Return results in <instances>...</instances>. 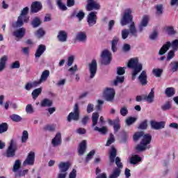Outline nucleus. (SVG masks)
<instances>
[{
	"instance_id": "obj_1",
	"label": "nucleus",
	"mask_w": 178,
	"mask_h": 178,
	"mask_svg": "<svg viewBox=\"0 0 178 178\" xmlns=\"http://www.w3.org/2000/svg\"><path fill=\"white\" fill-rule=\"evenodd\" d=\"M122 26H127L130 24L129 26V32L134 35V37H137V29H136V24L133 22V15H131V10L128 8L124 13L120 21Z\"/></svg>"
},
{
	"instance_id": "obj_2",
	"label": "nucleus",
	"mask_w": 178,
	"mask_h": 178,
	"mask_svg": "<svg viewBox=\"0 0 178 178\" xmlns=\"http://www.w3.org/2000/svg\"><path fill=\"white\" fill-rule=\"evenodd\" d=\"M151 141H152V136L149 134H144L140 144L136 147V151L138 152H143L145 149H149L151 148V145H149Z\"/></svg>"
},
{
	"instance_id": "obj_3",
	"label": "nucleus",
	"mask_w": 178,
	"mask_h": 178,
	"mask_svg": "<svg viewBox=\"0 0 178 178\" xmlns=\"http://www.w3.org/2000/svg\"><path fill=\"white\" fill-rule=\"evenodd\" d=\"M127 66L129 69H134L132 80H136V76L143 70V64L138 63V59L137 58H134L129 60Z\"/></svg>"
},
{
	"instance_id": "obj_4",
	"label": "nucleus",
	"mask_w": 178,
	"mask_h": 178,
	"mask_svg": "<svg viewBox=\"0 0 178 178\" xmlns=\"http://www.w3.org/2000/svg\"><path fill=\"white\" fill-rule=\"evenodd\" d=\"M115 95H116V92H115L113 88H107L103 92V97L107 102H113Z\"/></svg>"
},
{
	"instance_id": "obj_5",
	"label": "nucleus",
	"mask_w": 178,
	"mask_h": 178,
	"mask_svg": "<svg viewBox=\"0 0 178 178\" xmlns=\"http://www.w3.org/2000/svg\"><path fill=\"white\" fill-rule=\"evenodd\" d=\"M102 65H108L112 61V53L108 50H104L101 54Z\"/></svg>"
},
{
	"instance_id": "obj_6",
	"label": "nucleus",
	"mask_w": 178,
	"mask_h": 178,
	"mask_svg": "<svg viewBox=\"0 0 178 178\" xmlns=\"http://www.w3.org/2000/svg\"><path fill=\"white\" fill-rule=\"evenodd\" d=\"M17 149V144L15 143V140H11L9 146L6 149V156H15L16 155V151Z\"/></svg>"
},
{
	"instance_id": "obj_7",
	"label": "nucleus",
	"mask_w": 178,
	"mask_h": 178,
	"mask_svg": "<svg viewBox=\"0 0 178 178\" xmlns=\"http://www.w3.org/2000/svg\"><path fill=\"white\" fill-rule=\"evenodd\" d=\"M86 4V10L91 12V10H99L101 9V5L95 1V0H88Z\"/></svg>"
},
{
	"instance_id": "obj_8",
	"label": "nucleus",
	"mask_w": 178,
	"mask_h": 178,
	"mask_svg": "<svg viewBox=\"0 0 178 178\" xmlns=\"http://www.w3.org/2000/svg\"><path fill=\"white\" fill-rule=\"evenodd\" d=\"M98 17H97V12H90L87 17V22L89 27H92L95 24H97V20Z\"/></svg>"
},
{
	"instance_id": "obj_9",
	"label": "nucleus",
	"mask_w": 178,
	"mask_h": 178,
	"mask_svg": "<svg viewBox=\"0 0 178 178\" xmlns=\"http://www.w3.org/2000/svg\"><path fill=\"white\" fill-rule=\"evenodd\" d=\"M97 60L93 59L89 64V72L90 73V79H94L95 74H97Z\"/></svg>"
},
{
	"instance_id": "obj_10",
	"label": "nucleus",
	"mask_w": 178,
	"mask_h": 178,
	"mask_svg": "<svg viewBox=\"0 0 178 178\" xmlns=\"http://www.w3.org/2000/svg\"><path fill=\"white\" fill-rule=\"evenodd\" d=\"M165 122L164 121L156 122L155 120L150 121V125L152 129L154 130H161L165 129Z\"/></svg>"
},
{
	"instance_id": "obj_11",
	"label": "nucleus",
	"mask_w": 178,
	"mask_h": 178,
	"mask_svg": "<svg viewBox=\"0 0 178 178\" xmlns=\"http://www.w3.org/2000/svg\"><path fill=\"white\" fill-rule=\"evenodd\" d=\"M13 35L17 38L18 40H22L24 35H26V28L22 27L15 30L13 33Z\"/></svg>"
},
{
	"instance_id": "obj_12",
	"label": "nucleus",
	"mask_w": 178,
	"mask_h": 178,
	"mask_svg": "<svg viewBox=\"0 0 178 178\" xmlns=\"http://www.w3.org/2000/svg\"><path fill=\"white\" fill-rule=\"evenodd\" d=\"M42 9V4L40 1H33L31 6V13H38Z\"/></svg>"
},
{
	"instance_id": "obj_13",
	"label": "nucleus",
	"mask_w": 178,
	"mask_h": 178,
	"mask_svg": "<svg viewBox=\"0 0 178 178\" xmlns=\"http://www.w3.org/2000/svg\"><path fill=\"white\" fill-rule=\"evenodd\" d=\"M70 168V162H60L58 165V169L60 173H67V172L69 170Z\"/></svg>"
},
{
	"instance_id": "obj_14",
	"label": "nucleus",
	"mask_w": 178,
	"mask_h": 178,
	"mask_svg": "<svg viewBox=\"0 0 178 178\" xmlns=\"http://www.w3.org/2000/svg\"><path fill=\"white\" fill-rule=\"evenodd\" d=\"M51 144L53 147H58L62 144V134L60 132H58L55 137L51 140Z\"/></svg>"
},
{
	"instance_id": "obj_15",
	"label": "nucleus",
	"mask_w": 178,
	"mask_h": 178,
	"mask_svg": "<svg viewBox=\"0 0 178 178\" xmlns=\"http://www.w3.org/2000/svg\"><path fill=\"white\" fill-rule=\"evenodd\" d=\"M108 123L110 126H113L114 133H118L120 130V124H119V119L108 120Z\"/></svg>"
},
{
	"instance_id": "obj_16",
	"label": "nucleus",
	"mask_w": 178,
	"mask_h": 178,
	"mask_svg": "<svg viewBox=\"0 0 178 178\" xmlns=\"http://www.w3.org/2000/svg\"><path fill=\"white\" fill-rule=\"evenodd\" d=\"M149 22V17L148 15H144L142 18V21L139 24V31L142 33L143 30H144V27H147L148 26V23Z\"/></svg>"
},
{
	"instance_id": "obj_17",
	"label": "nucleus",
	"mask_w": 178,
	"mask_h": 178,
	"mask_svg": "<svg viewBox=\"0 0 178 178\" xmlns=\"http://www.w3.org/2000/svg\"><path fill=\"white\" fill-rule=\"evenodd\" d=\"M87 149V140H83L79 144V147L78 149L79 155H84V152Z\"/></svg>"
},
{
	"instance_id": "obj_18",
	"label": "nucleus",
	"mask_w": 178,
	"mask_h": 178,
	"mask_svg": "<svg viewBox=\"0 0 178 178\" xmlns=\"http://www.w3.org/2000/svg\"><path fill=\"white\" fill-rule=\"evenodd\" d=\"M154 98H155V91H154V88L151 89V91L148 95L144 96L145 101H147L148 104H152V102H154Z\"/></svg>"
},
{
	"instance_id": "obj_19",
	"label": "nucleus",
	"mask_w": 178,
	"mask_h": 178,
	"mask_svg": "<svg viewBox=\"0 0 178 178\" xmlns=\"http://www.w3.org/2000/svg\"><path fill=\"white\" fill-rule=\"evenodd\" d=\"M138 80L141 86H147L148 81H147V72L142 71L140 74L138 76Z\"/></svg>"
},
{
	"instance_id": "obj_20",
	"label": "nucleus",
	"mask_w": 178,
	"mask_h": 178,
	"mask_svg": "<svg viewBox=\"0 0 178 178\" xmlns=\"http://www.w3.org/2000/svg\"><path fill=\"white\" fill-rule=\"evenodd\" d=\"M57 38L60 42H66V41H67V33L65 31H60L57 35Z\"/></svg>"
},
{
	"instance_id": "obj_21",
	"label": "nucleus",
	"mask_w": 178,
	"mask_h": 178,
	"mask_svg": "<svg viewBox=\"0 0 178 178\" xmlns=\"http://www.w3.org/2000/svg\"><path fill=\"white\" fill-rule=\"evenodd\" d=\"M170 47H172V43L170 42H166V43L160 49L159 55H165V53L169 51V48H170Z\"/></svg>"
},
{
	"instance_id": "obj_22",
	"label": "nucleus",
	"mask_w": 178,
	"mask_h": 178,
	"mask_svg": "<svg viewBox=\"0 0 178 178\" xmlns=\"http://www.w3.org/2000/svg\"><path fill=\"white\" fill-rule=\"evenodd\" d=\"M47 47L44 44H40L35 54V58H40L45 52Z\"/></svg>"
},
{
	"instance_id": "obj_23",
	"label": "nucleus",
	"mask_w": 178,
	"mask_h": 178,
	"mask_svg": "<svg viewBox=\"0 0 178 178\" xmlns=\"http://www.w3.org/2000/svg\"><path fill=\"white\" fill-rule=\"evenodd\" d=\"M79 119H80V114H77L73 112L70 113L67 118V122H72V120H74L75 122H77Z\"/></svg>"
},
{
	"instance_id": "obj_24",
	"label": "nucleus",
	"mask_w": 178,
	"mask_h": 178,
	"mask_svg": "<svg viewBox=\"0 0 178 178\" xmlns=\"http://www.w3.org/2000/svg\"><path fill=\"white\" fill-rule=\"evenodd\" d=\"M76 40L79 42H86L87 41V35L85 32H79L76 34Z\"/></svg>"
},
{
	"instance_id": "obj_25",
	"label": "nucleus",
	"mask_w": 178,
	"mask_h": 178,
	"mask_svg": "<svg viewBox=\"0 0 178 178\" xmlns=\"http://www.w3.org/2000/svg\"><path fill=\"white\" fill-rule=\"evenodd\" d=\"M165 94L168 98H170L176 94V90L173 87L167 88L165 90Z\"/></svg>"
},
{
	"instance_id": "obj_26",
	"label": "nucleus",
	"mask_w": 178,
	"mask_h": 178,
	"mask_svg": "<svg viewBox=\"0 0 178 178\" xmlns=\"http://www.w3.org/2000/svg\"><path fill=\"white\" fill-rule=\"evenodd\" d=\"M119 42V38L114 36L111 41V49L113 52H116L118 51V43Z\"/></svg>"
},
{
	"instance_id": "obj_27",
	"label": "nucleus",
	"mask_w": 178,
	"mask_h": 178,
	"mask_svg": "<svg viewBox=\"0 0 178 178\" xmlns=\"http://www.w3.org/2000/svg\"><path fill=\"white\" fill-rule=\"evenodd\" d=\"M41 23H42V22H41V19H40V17H35L32 20L31 24L33 29H37V27H40V26H41Z\"/></svg>"
},
{
	"instance_id": "obj_28",
	"label": "nucleus",
	"mask_w": 178,
	"mask_h": 178,
	"mask_svg": "<svg viewBox=\"0 0 178 178\" xmlns=\"http://www.w3.org/2000/svg\"><path fill=\"white\" fill-rule=\"evenodd\" d=\"M40 106L42 108H45V107H51L52 106V101L50 100L49 99L45 98L43 100H42L41 103H40Z\"/></svg>"
},
{
	"instance_id": "obj_29",
	"label": "nucleus",
	"mask_w": 178,
	"mask_h": 178,
	"mask_svg": "<svg viewBox=\"0 0 178 178\" xmlns=\"http://www.w3.org/2000/svg\"><path fill=\"white\" fill-rule=\"evenodd\" d=\"M99 119V114L98 113H93L92 115V127H95Z\"/></svg>"
},
{
	"instance_id": "obj_30",
	"label": "nucleus",
	"mask_w": 178,
	"mask_h": 178,
	"mask_svg": "<svg viewBox=\"0 0 178 178\" xmlns=\"http://www.w3.org/2000/svg\"><path fill=\"white\" fill-rule=\"evenodd\" d=\"M41 92H42V88H39L33 90L31 94L33 99H37Z\"/></svg>"
},
{
	"instance_id": "obj_31",
	"label": "nucleus",
	"mask_w": 178,
	"mask_h": 178,
	"mask_svg": "<svg viewBox=\"0 0 178 178\" xmlns=\"http://www.w3.org/2000/svg\"><path fill=\"white\" fill-rule=\"evenodd\" d=\"M75 16L79 19L80 22H81V20L84 19V16H86V14L82 10L79 11L77 14L76 11H74L72 14V17H74Z\"/></svg>"
},
{
	"instance_id": "obj_32",
	"label": "nucleus",
	"mask_w": 178,
	"mask_h": 178,
	"mask_svg": "<svg viewBox=\"0 0 178 178\" xmlns=\"http://www.w3.org/2000/svg\"><path fill=\"white\" fill-rule=\"evenodd\" d=\"M35 161V156H28L26 159L24 161L23 165L26 166V165H34V162Z\"/></svg>"
},
{
	"instance_id": "obj_33",
	"label": "nucleus",
	"mask_w": 178,
	"mask_h": 178,
	"mask_svg": "<svg viewBox=\"0 0 178 178\" xmlns=\"http://www.w3.org/2000/svg\"><path fill=\"white\" fill-rule=\"evenodd\" d=\"M8 60V56H4L0 59V72H2L6 66V61Z\"/></svg>"
},
{
	"instance_id": "obj_34",
	"label": "nucleus",
	"mask_w": 178,
	"mask_h": 178,
	"mask_svg": "<svg viewBox=\"0 0 178 178\" xmlns=\"http://www.w3.org/2000/svg\"><path fill=\"white\" fill-rule=\"evenodd\" d=\"M94 131H99V133H100V134L105 136V134H107V133H108V128L106 127H102V128L95 127L94 128Z\"/></svg>"
},
{
	"instance_id": "obj_35",
	"label": "nucleus",
	"mask_w": 178,
	"mask_h": 178,
	"mask_svg": "<svg viewBox=\"0 0 178 178\" xmlns=\"http://www.w3.org/2000/svg\"><path fill=\"white\" fill-rule=\"evenodd\" d=\"M156 9V15H163V4H157L154 6Z\"/></svg>"
},
{
	"instance_id": "obj_36",
	"label": "nucleus",
	"mask_w": 178,
	"mask_h": 178,
	"mask_svg": "<svg viewBox=\"0 0 178 178\" xmlns=\"http://www.w3.org/2000/svg\"><path fill=\"white\" fill-rule=\"evenodd\" d=\"M143 136L144 131H143L136 132L133 136L134 141L137 142L138 140H140V138H141V137H143Z\"/></svg>"
},
{
	"instance_id": "obj_37",
	"label": "nucleus",
	"mask_w": 178,
	"mask_h": 178,
	"mask_svg": "<svg viewBox=\"0 0 178 178\" xmlns=\"http://www.w3.org/2000/svg\"><path fill=\"white\" fill-rule=\"evenodd\" d=\"M21 165L22 163L20 162V160H16L13 165V172H14V173H17L20 169Z\"/></svg>"
},
{
	"instance_id": "obj_38",
	"label": "nucleus",
	"mask_w": 178,
	"mask_h": 178,
	"mask_svg": "<svg viewBox=\"0 0 178 178\" xmlns=\"http://www.w3.org/2000/svg\"><path fill=\"white\" fill-rule=\"evenodd\" d=\"M8 129H9L8 123L2 122L1 124H0V134H2V133L8 131Z\"/></svg>"
},
{
	"instance_id": "obj_39",
	"label": "nucleus",
	"mask_w": 178,
	"mask_h": 178,
	"mask_svg": "<svg viewBox=\"0 0 178 178\" xmlns=\"http://www.w3.org/2000/svg\"><path fill=\"white\" fill-rule=\"evenodd\" d=\"M10 119H11L13 122H15L16 123H19V122H22V117H20V115L17 114H13L10 115Z\"/></svg>"
},
{
	"instance_id": "obj_40",
	"label": "nucleus",
	"mask_w": 178,
	"mask_h": 178,
	"mask_svg": "<svg viewBox=\"0 0 178 178\" xmlns=\"http://www.w3.org/2000/svg\"><path fill=\"white\" fill-rule=\"evenodd\" d=\"M170 66L171 67V72L175 73V72H177L178 70V61H172L170 63Z\"/></svg>"
},
{
	"instance_id": "obj_41",
	"label": "nucleus",
	"mask_w": 178,
	"mask_h": 178,
	"mask_svg": "<svg viewBox=\"0 0 178 178\" xmlns=\"http://www.w3.org/2000/svg\"><path fill=\"white\" fill-rule=\"evenodd\" d=\"M48 77H49V71L46 70L42 73L40 79L44 83V81H46Z\"/></svg>"
},
{
	"instance_id": "obj_42",
	"label": "nucleus",
	"mask_w": 178,
	"mask_h": 178,
	"mask_svg": "<svg viewBox=\"0 0 178 178\" xmlns=\"http://www.w3.org/2000/svg\"><path fill=\"white\" fill-rule=\"evenodd\" d=\"M120 169L116 168L112 174L110 175L109 178H118L120 176Z\"/></svg>"
},
{
	"instance_id": "obj_43",
	"label": "nucleus",
	"mask_w": 178,
	"mask_h": 178,
	"mask_svg": "<svg viewBox=\"0 0 178 178\" xmlns=\"http://www.w3.org/2000/svg\"><path fill=\"white\" fill-rule=\"evenodd\" d=\"M57 6H58V8L60 10H67V7H66V5H65L63 2L62 0H57Z\"/></svg>"
},
{
	"instance_id": "obj_44",
	"label": "nucleus",
	"mask_w": 178,
	"mask_h": 178,
	"mask_svg": "<svg viewBox=\"0 0 178 178\" xmlns=\"http://www.w3.org/2000/svg\"><path fill=\"white\" fill-rule=\"evenodd\" d=\"M138 162H141V157L140 156L131 157L130 163H131V165H136V163H138Z\"/></svg>"
},
{
	"instance_id": "obj_45",
	"label": "nucleus",
	"mask_w": 178,
	"mask_h": 178,
	"mask_svg": "<svg viewBox=\"0 0 178 178\" xmlns=\"http://www.w3.org/2000/svg\"><path fill=\"white\" fill-rule=\"evenodd\" d=\"M153 74L156 76V77H161L162 76V73L163 72V70L159 68L153 69Z\"/></svg>"
},
{
	"instance_id": "obj_46",
	"label": "nucleus",
	"mask_w": 178,
	"mask_h": 178,
	"mask_svg": "<svg viewBox=\"0 0 178 178\" xmlns=\"http://www.w3.org/2000/svg\"><path fill=\"white\" fill-rule=\"evenodd\" d=\"M161 110L163 111H169L170 108H172V105L170 104V102L168 101L164 104L163 105L161 106Z\"/></svg>"
},
{
	"instance_id": "obj_47",
	"label": "nucleus",
	"mask_w": 178,
	"mask_h": 178,
	"mask_svg": "<svg viewBox=\"0 0 178 178\" xmlns=\"http://www.w3.org/2000/svg\"><path fill=\"white\" fill-rule=\"evenodd\" d=\"M115 142V136L113 135V134H110L109 138L108 139L106 143V147H109L111 144H113Z\"/></svg>"
},
{
	"instance_id": "obj_48",
	"label": "nucleus",
	"mask_w": 178,
	"mask_h": 178,
	"mask_svg": "<svg viewBox=\"0 0 178 178\" xmlns=\"http://www.w3.org/2000/svg\"><path fill=\"white\" fill-rule=\"evenodd\" d=\"M147 127H148V121L145 120L143 122H140L138 129L140 130H146Z\"/></svg>"
},
{
	"instance_id": "obj_49",
	"label": "nucleus",
	"mask_w": 178,
	"mask_h": 178,
	"mask_svg": "<svg viewBox=\"0 0 178 178\" xmlns=\"http://www.w3.org/2000/svg\"><path fill=\"white\" fill-rule=\"evenodd\" d=\"M137 120L136 118L134 117H129L127 120H126V123L127 124V126H131V124H133V123L136 122Z\"/></svg>"
},
{
	"instance_id": "obj_50",
	"label": "nucleus",
	"mask_w": 178,
	"mask_h": 178,
	"mask_svg": "<svg viewBox=\"0 0 178 178\" xmlns=\"http://www.w3.org/2000/svg\"><path fill=\"white\" fill-rule=\"evenodd\" d=\"M27 140H29V132L27 131H24L21 138L22 143H26Z\"/></svg>"
},
{
	"instance_id": "obj_51",
	"label": "nucleus",
	"mask_w": 178,
	"mask_h": 178,
	"mask_svg": "<svg viewBox=\"0 0 178 178\" xmlns=\"http://www.w3.org/2000/svg\"><path fill=\"white\" fill-rule=\"evenodd\" d=\"M109 156H116L118 155V150L115 147L112 146L111 149L108 151Z\"/></svg>"
},
{
	"instance_id": "obj_52",
	"label": "nucleus",
	"mask_w": 178,
	"mask_h": 178,
	"mask_svg": "<svg viewBox=\"0 0 178 178\" xmlns=\"http://www.w3.org/2000/svg\"><path fill=\"white\" fill-rule=\"evenodd\" d=\"M29 172V170H24L23 171L19 170L17 172L15 173V177H22V176H25L26 173Z\"/></svg>"
},
{
	"instance_id": "obj_53",
	"label": "nucleus",
	"mask_w": 178,
	"mask_h": 178,
	"mask_svg": "<svg viewBox=\"0 0 178 178\" xmlns=\"http://www.w3.org/2000/svg\"><path fill=\"white\" fill-rule=\"evenodd\" d=\"M124 81V76H117L116 79L114 81V86H118L119 83H123Z\"/></svg>"
},
{
	"instance_id": "obj_54",
	"label": "nucleus",
	"mask_w": 178,
	"mask_h": 178,
	"mask_svg": "<svg viewBox=\"0 0 178 178\" xmlns=\"http://www.w3.org/2000/svg\"><path fill=\"white\" fill-rule=\"evenodd\" d=\"M166 32L168 33V35H173L176 34V32L175 31V29H173V26H168L166 28Z\"/></svg>"
},
{
	"instance_id": "obj_55",
	"label": "nucleus",
	"mask_w": 178,
	"mask_h": 178,
	"mask_svg": "<svg viewBox=\"0 0 178 178\" xmlns=\"http://www.w3.org/2000/svg\"><path fill=\"white\" fill-rule=\"evenodd\" d=\"M173 58H175V50H170L167 55V61L169 62Z\"/></svg>"
},
{
	"instance_id": "obj_56",
	"label": "nucleus",
	"mask_w": 178,
	"mask_h": 178,
	"mask_svg": "<svg viewBox=\"0 0 178 178\" xmlns=\"http://www.w3.org/2000/svg\"><path fill=\"white\" fill-rule=\"evenodd\" d=\"M121 34L122 40H126V38L129 37V34H130V33L129 32V30L124 29L122 31Z\"/></svg>"
},
{
	"instance_id": "obj_57",
	"label": "nucleus",
	"mask_w": 178,
	"mask_h": 178,
	"mask_svg": "<svg viewBox=\"0 0 178 178\" xmlns=\"http://www.w3.org/2000/svg\"><path fill=\"white\" fill-rule=\"evenodd\" d=\"M120 113L122 116H127V113H129V110H127V107L124 106L121 108Z\"/></svg>"
},
{
	"instance_id": "obj_58",
	"label": "nucleus",
	"mask_w": 178,
	"mask_h": 178,
	"mask_svg": "<svg viewBox=\"0 0 178 178\" xmlns=\"http://www.w3.org/2000/svg\"><path fill=\"white\" fill-rule=\"evenodd\" d=\"M126 73V70H124V67H117V74L118 76H123Z\"/></svg>"
},
{
	"instance_id": "obj_59",
	"label": "nucleus",
	"mask_w": 178,
	"mask_h": 178,
	"mask_svg": "<svg viewBox=\"0 0 178 178\" xmlns=\"http://www.w3.org/2000/svg\"><path fill=\"white\" fill-rule=\"evenodd\" d=\"M121 143L123 144H126L127 143V132L122 131V136L121 138Z\"/></svg>"
},
{
	"instance_id": "obj_60",
	"label": "nucleus",
	"mask_w": 178,
	"mask_h": 178,
	"mask_svg": "<svg viewBox=\"0 0 178 178\" xmlns=\"http://www.w3.org/2000/svg\"><path fill=\"white\" fill-rule=\"evenodd\" d=\"M44 130L45 131H55V126L54 125H46L44 127Z\"/></svg>"
},
{
	"instance_id": "obj_61",
	"label": "nucleus",
	"mask_w": 178,
	"mask_h": 178,
	"mask_svg": "<svg viewBox=\"0 0 178 178\" xmlns=\"http://www.w3.org/2000/svg\"><path fill=\"white\" fill-rule=\"evenodd\" d=\"M23 17L19 16L16 22V27H22L23 26Z\"/></svg>"
},
{
	"instance_id": "obj_62",
	"label": "nucleus",
	"mask_w": 178,
	"mask_h": 178,
	"mask_svg": "<svg viewBox=\"0 0 178 178\" xmlns=\"http://www.w3.org/2000/svg\"><path fill=\"white\" fill-rule=\"evenodd\" d=\"M102 105H104V100H97V105L96 106V109L97 111H102Z\"/></svg>"
},
{
	"instance_id": "obj_63",
	"label": "nucleus",
	"mask_w": 178,
	"mask_h": 178,
	"mask_svg": "<svg viewBox=\"0 0 178 178\" xmlns=\"http://www.w3.org/2000/svg\"><path fill=\"white\" fill-rule=\"evenodd\" d=\"M20 67V62L16 60L10 65V69H19Z\"/></svg>"
},
{
	"instance_id": "obj_64",
	"label": "nucleus",
	"mask_w": 178,
	"mask_h": 178,
	"mask_svg": "<svg viewBox=\"0 0 178 178\" xmlns=\"http://www.w3.org/2000/svg\"><path fill=\"white\" fill-rule=\"evenodd\" d=\"M171 47L174 51H177L178 49V40L176 39L171 43Z\"/></svg>"
}]
</instances>
